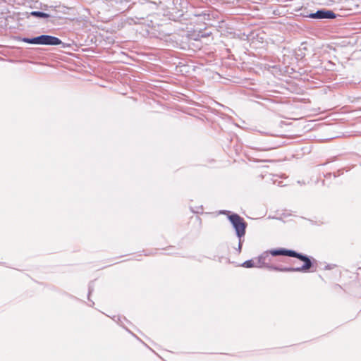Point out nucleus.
<instances>
[{
	"label": "nucleus",
	"mask_w": 361,
	"mask_h": 361,
	"mask_svg": "<svg viewBox=\"0 0 361 361\" xmlns=\"http://www.w3.org/2000/svg\"><path fill=\"white\" fill-rule=\"evenodd\" d=\"M256 259L257 267L279 271H307L312 267L307 257L283 248L264 252Z\"/></svg>",
	"instance_id": "f257e3e1"
},
{
	"label": "nucleus",
	"mask_w": 361,
	"mask_h": 361,
	"mask_svg": "<svg viewBox=\"0 0 361 361\" xmlns=\"http://www.w3.org/2000/svg\"><path fill=\"white\" fill-rule=\"evenodd\" d=\"M24 41L30 44L44 45H59L61 43V39L50 35H41L31 39H25Z\"/></svg>",
	"instance_id": "f03ea898"
},
{
	"label": "nucleus",
	"mask_w": 361,
	"mask_h": 361,
	"mask_svg": "<svg viewBox=\"0 0 361 361\" xmlns=\"http://www.w3.org/2000/svg\"><path fill=\"white\" fill-rule=\"evenodd\" d=\"M230 221L232 223L235 229L238 237L241 238L245 233L246 223L244 219L238 214H232L228 216Z\"/></svg>",
	"instance_id": "7ed1b4c3"
},
{
	"label": "nucleus",
	"mask_w": 361,
	"mask_h": 361,
	"mask_svg": "<svg viewBox=\"0 0 361 361\" xmlns=\"http://www.w3.org/2000/svg\"><path fill=\"white\" fill-rule=\"evenodd\" d=\"M309 17L311 18H319V19L329 18V19H331V18H335V14H334V13H333L332 11H326L321 10V11H317L316 13L310 14Z\"/></svg>",
	"instance_id": "20e7f679"
},
{
	"label": "nucleus",
	"mask_w": 361,
	"mask_h": 361,
	"mask_svg": "<svg viewBox=\"0 0 361 361\" xmlns=\"http://www.w3.org/2000/svg\"><path fill=\"white\" fill-rule=\"evenodd\" d=\"M31 15L32 16L38 17V18H47L49 17V14H47L46 13L40 12V11H32V12H31Z\"/></svg>",
	"instance_id": "39448f33"
},
{
	"label": "nucleus",
	"mask_w": 361,
	"mask_h": 361,
	"mask_svg": "<svg viewBox=\"0 0 361 361\" xmlns=\"http://www.w3.org/2000/svg\"><path fill=\"white\" fill-rule=\"evenodd\" d=\"M243 267L246 268H251L257 267V264L253 262V260H247L243 264Z\"/></svg>",
	"instance_id": "423d86ee"
}]
</instances>
